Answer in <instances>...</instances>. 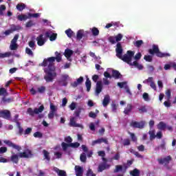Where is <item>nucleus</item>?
<instances>
[{"label":"nucleus","instance_id":"a19ab883","mask_svg":"<svg viewBox=\"0 0 176 176\" xmlns=\"http://www.w3.org/2000/svg\"><path fill=\"white\" fill-rule=\"evenodd\" d=\"M140 113H146L148 112V109H146V106H142L138 109Z\"/></svg>","mask_w":176,"mask_h":176},{"label":"nucleus","instance_id":"39448f33","mask_svg":"<svg viewBox=\"0 0 176 176\" xmlns=\"http://www.w3.org/2000/svg\"><path fill=\"white\" fill-rule=\"evenodd\" d=\"M171 160H173V157H171V155H167L164 157L157 159V162L159 164H161L165 166L170 164V162H171Z\"/></svg>","mask_w":176,"mask_h":176},{"label":"nucleus","instance_id":"4d7b16f0","mask_svg":"<svg viewBox=\"0 0 176 176\" xmlns=\"http://www.w3.org/2000/svg\"><path fill=\"white\" fill-rule=\"evenodd\" d=\"M129 134L131 135V138L133 142H136L137 141V137L135 136V134L129 132Z\"/></svg>","mask_w":176,"mask_h":176},{"label":"nucleus","instance_id":"09e8293b","mask_svg":"<svg viewBox=\"0 0 176 176\" xmlns=\"http://www.w3.org/2000/svg\"><path fill=\"white\" fill-rule=\"evenodd\" d=\"M109 42H110V43L111 45H115V43H116V38L115 36H109Z\"/></svg>","mask_w":176,"mask_h":176},{"label":"nucleus","instance_id":"aec40b11","mask_svg":"<svg viewBox=\"0 0 176 176\" xmlns=\"http://www.w3.org/2000/svg\"><path fill=\"white\" fill-rule=\"evenodd\" d=\"M133 111V104H128L126 105V107L124 108V115H130V113H131V111Z\"/></svg>","mask_w":176,"mask_h":176},{"label":"nucleus","instance_id":"5fc2aeb1","mask_svg":"<svg viewBox=\"0 0 176 176\" xmlns=\"http://www.w3.org/2000/svg\"><path fill=\"white\" fill-rule=\"evenodd\" d=\"M57 39V34L53 33L50 36V41L51 42H53V41H56Z\"/></svg>","mask_w":176,"mask_h":176},{"label":"nucleus","instance_id":"a18cd8bd","mask_svg":"<svg viewBox=\"0 0 176 176\" xmlns=\"http://www.w3.org/2000/svg\"><path fill=\"white\" fill-rule=\"evenodd\" d=\"M18 47H19V45H17V43H11L10 45V50H17Z\"/></svg>","mask_w":176,"mask_h":176},{"label":"nucleus","instance_id":"393cba45","mask_svg":"<svg viewBox=\"0 0 176 176\" xmlns=\"http://www.w3.org/2000/svg\"><path fill=\"white\" fill-rule=\"evenodd\" d=\"M83 83V77L80 76L79 78L77 79L76 81H74L71 84L72 87H78V85H80Z\"/></svg>","mask_w":176,"mask_h":176},{"label":"nucleus","instance_id":"7ed1b4c3","mask_svg":"<svg viewBox=\"0 0 176 176\" xmlns=\"http://www.w3.org/2000/svg\"><path fill=\"white\" fill-rule=\"evenodd\" d=\"M134 54H135V52H134V51L129 50L126 52V54L121 56V58H119L124 61V63H126V64L131 65V64L132 63L131 61L133 60V57H134Z\"/></svg>","mask_w":176,"mask_h":176},{"label":"nucleus","instance_id":"864d4df0","mask_svg":"<svg viewBox=\"0 0 176 176\" xmlns=\"http://www.w3.org/2000/svg\"><path fill=\"white\" fill-rule=\"evenodd\" d=\"M116 42H120L123 38V34H118L117 36H116Z\"/></svg>","mask_w":176,"mask_h":176},{"label":"nucleus","instance_id":"8fccbe9b","mask_svg":"<svg viewBox=\"0 0 176 176\" xmlns=\"http://www.w3.org/2000/svg\"><path fill=\"white\" fill-rule=\"evenodd\" d=\"M148 134L150 135V140H155V138H156V135L155 134V131H150L148 132Z\"/></svg>","mask_w":176,"mask_h":176},{"label":"nucleus","instance_id":"a878e982","mask_svg":"<svg viewBox=\"0 0 176 176\" xmlns=\"http://www.w3.org/2000/svg\"><path fill=\"white\" fill-rule=\"evenodd\" d=\"M130 65L131 67H135V68H138V69H139L140 71H141V69H144V66L138 63V61L137 60H135Z\"/></svg>","mask_w":176,"mask_h":176},{"label":"nucleus","instance_id":"774afa93","mask_svg":"<svg viewBox=\"0 0 176 176\" xmlns=\"http://www.w3.org/2000/svg\"><path fill=\"white\" fill-rule=\"evenodd\" d=\"M131 142H130V139H124V142H123V145L124 146H127L129 145H130Z\"/></svg>","mask_w":176,"mask_h":176},{"label":"nucleus","instance_id":"58836bf2","mask_svg":"<svg viewBox=\"0 0 176 176\" xmlns=\"http://www.w3.org/2000/svg\"><path fill=\"white\" fill-rule=\"evenodd\" d=\"M123 166L122 165H116V168L113 170L114 173H120V171H122Z\"/></svg>","mask_w":176,"mask_h":176},{"label":"nucleus","instance_id":"4be33fe9","mask_svg":"<svg viewBox=\"0 0 176 176\" xmlns=\"http://www.w3.org/2000/svg\"><path fill=\"white\" fill-rule=\"evenodd\" d=\"M75 172L76 176H83V168L80 166H75Z\"/></svg>","mask_w":176,"mask_h":176},{"label":"nucleus","instance_id":"603ef678","mask_svg":"<svg viewBox=\"0 0 176 176\" xmlns=\"http://www.w3.org/2000/svg\"><path fill=\"white\" fill-rule=\"evenodd\" d=\"M25 53L28 54V56H34V52H32V50L30 49L29 47L25 48Z\"/></svg>","mask_w":176,"mask_h":176},{"label":"nucleus","instance_id":"4c0bfd02","mask_svg":"<svg viewBox=\"0 0 176 176\" xmlns=\"http://www.w3.org/2000/svg\"><path fill=\"white\" fill-rule=\"evenodd\" d=\"M157 151H159V149H162L164 151H166V141L162 140V144L157 147Z\"/></svg>","mask_w":176,"mask_h":176},{"label":"nucleus","instance_id":"7c9ffc66","mask_svg":"<svg viewBox=\"0 0 176 176\" xmlns=\"http://www.w3.org/2000/svg\"><path fill=\"white\" fill-rule=\"evenodd\" d=\"M85 86L87 87V91H90L91 89V81L90 80V79H89V78H87Z\"/></svg>","mask_w":176,"mask_h":176},{"label":"nucleus","instance_id":"13d9d810","mask_svg":"<svg viewBox=\"0 0 176 176\" xmlns=\"http://www.w3.org/2000/svg\"><path fill=\"white\" fill-rule=\"evenodd\" d=\"M18 125V129H19V135H23V133H24V129H23V127L20 126V124H17Z\"/></svg>","mask_w":176,"mask_h":176},{"label":"nucleus","instance_id":"423d86ee","mask_svg":"<svg viewBox=\"0 0 176 176\" xmlns=\"http://www.w3.org/2000/svg\"><path fill=\"white\" fill-rule=\"evenodd\" d=\"M68 79H69L68 74H62L60 80H58V83L60 86H64L65 87L68 86Z\"/></svg>","mask_w":176,"mask_h":176},{"label":"nucleus","instance_id":"6e6552de","mask_svg":"<svg viewBox=\"0 0 176 176\" xmlns=\"http://www.w3.org/2000/svg\"><path fill=\"white\" fill-rule=\"evenodd\" d=\"M19 156L21 158L30 159L34 156V154L31 150L28 149L26 151L19 153Z\"/></svg>","mask_w":176,"mask_h":176},{"label":"nucleus","instance_id":"0e129e2a","mask_svg":"<svg viewBox=\"0 0 176 176\" xmlns=\"http://www.w3.org/2000/svg\"><path fill=\"white\" fill-rule=\"evenodd\" d=\"M143 98L144 101H149V94H148V93L144 92L143 94Z\"/></svg>","mask_w":176,"mask_h":176},{"label":"nucleus","instance_id":"ea45409f","mask_svg":"<svg viewBox=\"0 0 176 176\" xmlns=\"http://www.w3.org/2000/svg\"><path fill=\"white\" fill-rule=\"evenodd\" d=\"M80 160L82 163H86V160H87V157H86V153H82L80 156Z\"/></svg>","mask_w":176,"mask_h":176},{"label":"nucleus","instance_id":"b1692460","mask_svg":"<svg viewBox=\"0 0 176 176\" xmlns=\"http://www.w3.org/2000/svg\"><path fill=\"white\" fill-rule=\"evenodd\" d=\"M54 171H55L58 176H67V172H65V170H60L57 167L54 168Z\"/></svg>","mask_w":176,"mask_h":176},{"label":"nucleus","instance_id":"ddd939ff","mask_svg":"<svg viewBox=\"0 0 176 176\" xmlns=\"http://www.w3.org/2000/svg\"><path fill=\"white\" fill-rule=\"evenodd\" d=\"M111 167V165L107 164V163H102L100 164L98 167V173H102L104 170H108Z\"/></svg>","mask_w":176,"mask_h":176},{"label":"nucleus","instance_id":"2f4dec72","mask_svg":"<svg viewBox=\"0 0 176 176\" xmlns=\"http://www.w3.org/2000/svg\"><path fill=\"white\" fill-rule=\"evenodd\" d=\"M16 9L19 10V12H23L24 9H25V4L21 3H18L16 5Z\"/></svg>","mask_w":176,"mask_h":176},{"label":"nucleus","instance_id":"6e6d98bb","mask_svg":"<svg viewBox=\"0 0 176 176\" xmlns=\"http://www.w3.org/2000/svg\"><path fill=\"white\" fill-rule=\"evenodd\" d=\"M12 122H14V123H16L17 124H20V122H19V114H16L14 116V118L12 120Z\"/></svg>","mask_w":176,"mask_h":176},{"label":"nucleus","instance_id":"f704fd0d","mask_svg":"<svg viewBox=\"0 0 176 176\" xmlns=\"http://www.w3.org/2000/svg\"><path fill=\"white\" fill-rule=\"evenodd\" d=\"M27 19H28L27 15L21 14L17 16V19L19 20V21H25Z\"/></svg>","mask_w":176,"mask_h":176},{"label":"nucleus","instance_id":"5701e85b","mask_svg":"<svg viewBox=\"0 0 176 176\" xmlns=\"http://www.w3.org/2000/svg\"><path fill=\"white\" fill-rule=\"evenodd\" d=\"M14 31H17V26L13 25L12 27L10 28V30H6L3 32V34L6 36H8V35H10V34H12V32H14Z\"/></svg>","mask_w":176,"mask_h":176},{"label":"nucleus","instance_id":"3c124183","mask_svg":"<svg viewBox=\"0 0 176 176\" xmlns=\"http://www.w3.org/2000/svg\"><path fill=\"white\" fill-rule=\"evenodd\" d=\"M28 45L31 47L32 50H35V41H30L28 42Z\"/></svg>","mask_w":176,"mask_h":176},{"label":"nucleus","instance_id":"680f3d73","mask_svg":"<svg viewBox=\"0 0 176 176\" xmlns=\"http://www.w3.org/2000/svg\"><path fill=\"white\" fill-rule=\"evenodd\" d=\"M65 142H66L67 144H72V138H71V136L65 137Z\"/></svg>","mask_w":176,"mask_h":176},{"label":"nucleus","instance_id":"cd10ccee","mask_svg":"<svg viewBox=\"0 0 176 176\" xmlns=\"http://www.w3.org/2000/svg\"><path fill=\"white\" fill-rule=\"evenodd\" d=\"M85 30H80L77 32L76 38L78 41H80L83 36H85Z\"/></svg>","mask_w":176,"mask_h":176},{"label":"nucleus","instance_id":"338daca9","mask_svg":"<svg viewBox=\"0 0 176 176\" xmlns=\"http://www.w3.org/2000/svg\"><path fill=\"white\" fill-rule=\"evenodd\" d=\"M19 39V34H15L13 39L11 41V43H17Z\"/></svg>","mask_w":176,"mask_h":176},{"label":"nucleus","instance_id":"de8ad7c7","mask_svg":"<svg viewBox=\"0 0 176 176\" xmlns=\"http://www.w3.org/2000/svg\"><path fill=\"white\" fill-rule=\"evenodd\" d=\"M144 59L145 60L148 61V63H152V61H153V58H152V56H151V55L144 56Z\"/></svg>","mask_w":176,"mask_h":176},{"label":"nucleus","instance_id":"6ab92c4d","mask_svg":"<svg viewBox=\"0 0 176 176\" xmlns=\"http://www.w3.org/2000/svg\"><path fill=\"white\" fill-rule=\"evenodd\" d=\"M74 54V51H72L70 49H66L65 50V56L67 58V59L69 61H72V60L71 59V56Z\"/></svg>","mask_w":176,"mask_h":176},{"label":"nucleus","instance_id":"37998d69","mask_svg":"<svg viewBox=\"0 0 176 176\" xmlns=\"http://www.w3.org/2000/svg\"><path fill=\"white\" fill-rule=\"evenodd\" d=\"M61 146L63 148V151H64V152H65V151H67V149H68V148L69 146V144L63 142L61 143Z\"/></svg>","mask_w":176,"mask_h":176},{"label":"nucleus","instance_id":"c9c22d12","mask_svg":"<svg viewBox=\"0 0 176 176\" xmlns=\"http://www.w3.org/2000/svg\"><path fill=\"white\" fill-rule=\"evenodd\" d=\"M130 174L132 176H140V170L135 168L130 172Z\"/></svg>","mask_w":176,"mask_h":176},{"label":"nucleus","instance_id":"412c9836","mask_svg":"<svg viewBox=\"0 0 176 176\" xmlns=\"http://www.w3.org/2000/svg\"><path fill=\"white\" fill-rule=\"evenodd\" d=\"M12 155L10 157V160L12 162V163H14L15 164H17L19 163V154H15L14 152H12Z\"/></svg>","mask_w":176,"mask_h":176},{"label":"nucleus","instance_id":"1a4fd4ad","mask_svg":"<svg viewBox=\"0 0 176 176\" xmlns=\"http://www.w3.org/2000/svg\"><path fill=\"white\" fill-rule=\"evenodd\" d=\"M50 111L48 113V119H53L54 118V115H56V113L57 112V107L53 104V103H50Z\"/></svg>","mask_w":176,"mask_h":176},{"label":"nucleus","instance_id":"2eb2a0df","mask_svg":"<svg viewBox=\"0 0 176 176\" xmlns=\"http://www.w3.org/2000/svg\"><path fill=\"white\" fill-rule=\"evenodd\" d=\"M101 91H102V82L98 81L96 82V87L95 89L96 96H99Z\"/></svg>","mask_w":176,"mask_h":176},{"label":"nucleus","instance_id":"f257e3e1","mask_svg":"<svg viewBox=\"0 0 176 176\" xmlns=\"http://www.w3.org/2000/svg\"><path fill=\"white\" fill-rule=\"evenodd\" d=\"M56 57L52 56L47 58H45L43 63H39V67H47L43 69L45 74L44 76V79L47 83H50L54 80V78L57 76V73L56 72V67H54V61L60 63L61 61V54L58 52H55Z\"/></svg>","mask_w":176,"mask_h":176},{"label":"nucleus","instance_id":"20e7f679","mask_svg":"<svg viewBox=\"0 0 176 176\" xmlns=\"http://www.w3.org/2000/svg\"><path fill=\"white\" fill-rule=\"evenodd\" d=\"M45 111V106L43 104L41 105L38 108H34L32 109V108L29 107L27 110V113L30 115V116L34 117L36 115H38L39 113H42Z\"/></svg>","mask_w":176,"mask_h":176},{"label":"nucleus","instance_id":"72a5a7b5","mask_svg":"<svg viewBox=\"0 0 176 176\" xmlns=\"http://www.w3.org/2000/svg\"><path fill=\"white\" fill-rule=\"evenodd\" d=\"M91 32L94 36H98V35H100V30H98V29L96 27L91 29Z\"/></svg>","mask_w":176,"mask_h":176},{"label":"nucleus","instance_id":"bf43d9fd","mask_svg":"<svg viewBox=\"0 0 176 176\" xmlns=\"http://www.w3.org/2000/svg\"><path fill=\"white\" fill-rule=\"evenodd\" d=\"M87 176H96V174L93 172V170L90 168L87 171Z\"/></svg>","mask_w":176,"mask_h":176},{"label":"nucleus","instance_id":"bb28decb","mask_svg":"<svg viewBox=\"0 0 176 176\" xmlns=\"http://www.w3.org/2000/svg\"><path fill=\"white\" fill-rule=\"evenodd\" d=\"M112 78H115L116 79H120L122 78V74L119 72V71L113 69L112 71Z\"/></svg>","mask_w":176,"mask_h":176},{"label":"nucleus","instance_id":"69168bd1","mask_svg":"<svg viewBox=\"0 0 176 176\" xmlns=\"http://www.w3.org/2000/svg\"><path fill=\"white\" fill-rule=\"evenodd\" d=\"M19 39V34H15L13 39L11 41V43H17Z\"/></svg>","mask_w":176,"mask_h":176},{"label":"nucleus","instance_id":"4468645a","mask_svg":"<svg viewBox=\"0 0 176 176\" xmlns=\"http://www.w3.org/2000/svg\"><path fill=\"white\" fill-rule=\"evenodd\" d=\"M36 41H37L38 46H43L46 43V39L43 38V34H40L37 36Z\"/></svg>","mask_w":176,"mask_h":176},{"label":"nucleus","instance_id":"49530a36","mask_svg":"<svg viewBox=\"0 0 176 176\" xmlns=\"http://www.w3.org/2000/svg\"><path fill=\"white\" fill-rule=\"evenodd\" d=\"M79 146H80V144L79 142H74V143H70L69 144V147L70 148H79Z\"/></svg>","mask_w":176,"mask_h":176},{"label":"nucleus","instance_id":"e433bc0d","mask_svg":"<svg viewBox=\"0 0 176 176\" xmlns=\"http://www.w3.org/2000/svg\"><path fill=\"white\" fill-rule=\"evenodd\" d=\"M135 47H141L142 45H144V41L142 40H138L133 43Z\"/></svg>","mask_w":176,"mask_h":176},{"label":"nucleus","instance_id":"c756f323","mask_svg":"<svg viewBox=\"0 0 176 176\" xmlns=\"http://www.w3.org/2000/svg\"><path fill=\"white\" fill-rule=\"evenodd\" d=\"M109 101H110L109 95H106L102 101L103 107H108V104H109Z\"/></svg>","mask_w":176,"mask_h":176},{"label":"nucleus","instance_id":"dca6fc26","mask_svg":"<svg viewBox=\"0 0 176 176\" xmlns=\"http://www.w3.org/2000/svg\"><path fill=\"white\" fill-rule=\"evenodd\" d=\"M102 142H104V144H106L107 145H108V140L107 138H99L96 140H94L91 143L92 146H94V145H97V144H102Z\"/></svg>","mask_w":176,"mask_h":176},{"label":"nucleus","instance_id":"a211bd4d","mask_svg":"<svg viewBox=\"0 0 176 176\" xmlns=\"http://www.w3.org/2000/svg\"><path fill=\"white\" fill-rule=\"evenodd\" d=\"M167 127V124L166 122L161 121L157 124V128L158 130H160V131H166V129Z\"/></svg>","mask_w":176,"mask_h":176},{"label":"nucleus","instance_id":"f8f14e48","mask_svg":"<svg viewBox=\"0 0 176 176\" xmlns=\"http://www.w3.org/2000/svg\"><path fill=\"white\" fill-rule=\"evenodd\" d=\"M116 53L118 58H121L123 53V48L122 47V44L120 43H118L116 45Z\"/></svg>","mask_w":176,"mask_h":176},{"label":"nucleus","instance_id":"f03ea898","mask_svg":"<svg viewBox=\"0 0 176 176\" xmlns=\"http://www.w3.org/2000/svg\"><path fill=\"white\" fill-rule=\"evenodd\" d=\"M148 53L152 55L155 54L157 57H160V58H163V57H170L171 56L169 53H163L160 52L159 46L157 45H153V49L148 50Z\"/></svg>","mask_w":176,"mask_h":176},{"label":"nucleus","instance_id":"473e14b6","mask_svg":"<svg viewBox=\"0 0 176 176\" xmlns=\"http://www.w3.org/2000/svg\"><path fill=\"white\" fill-rule=\"evenodd\" d=\"M65 34L68 36V38H72V36L75 35V33L71 29H67V30H65Z\"/></svg>","mask_w":176,"mask_h":176},{"label":"nucleus","instance_id":"9b49d317","mask_svg":"<svg viewBox=\"0 0 176 176\" xmlns=\"http://www.w3.org/2000/svg\"><path fill=\"white\" fill-rule=\"evenodd\" d=\"M3 142L4 144H6V145H8V146H9L10 148H13V149H16V151H18V152H20V151H21V146L16 145L14 143H12L10 140H6L3 141Z\"/></svg>","mask_w":176,"mask_h":176},{"label":"nucleus","instance_id":"0eeeda50","mask_svg":"<svg viewBox=\"0 0 176 176\" xmlns=\"http://www.w3.org/2000/svg\"><path fill=\"white\" fill-rule=\"evenodd\" d=\"M0 118L6 120H10L12 119V113L8 109L0 110Z\"/></svg>","mask_w":176,"mask_h":176},{"label":"nucleus","instance_id":"c85d7f7f","mask_svg":"<svg viewBox=\"0 0 176 176\" xmlns=\"http://www.w3.org/2000/svg\"><path fill=\"white\" fill-rule=\"evenodd\" d=\"M43 159L44 160H47V162H50V153L46 150L43 151Z\"/></svg>","mask_w":176,"mask_h":176},{"label":"nucleus","instance_id":"9d476101","mask_svg":"<svg viewBox=\"0 0 176 176\" xmlns=\"http://www.w3.org/2000/svg\"><path fill=\"white\" fill-rule=\"evenodd\" d=\"M131 127H133V129H144L145 127V122L144 121L136 122L132 121L130 123Z\"/></svg>","mask_w":176,"mask_h":176},{"label":"nucleus","instance_id":"c03bdc74","mask_svg":"<svg viewBox=\"0 0 176 176\" xmlns=\"http://www.w3.org/2000/svg\"><path fill=\"white\" fill-rule=\"evenodd\" d=\"M34 138H42L43 137V134L40 131H36L34 133Z\"/></svg>","mask_w":176,"mask_h":176},{"label":"nucleus","instance_id":"052dcab7","mask_svg":"<svg viewBox=\"0 0 176 176\" xmlns=\"http://www.w3.org/2000/svg\"><path fill=\"white\" fill-rule=\"evenodd\" d=\"M69 108L71 111H74L75 108H76V103L75 102H72L71 104H69Z\"/></svg>","mask_w":176,"mask_h":176},{"label":"nucleus","instance_id":"f3484780","mask_svg":"<svg viewBox=\"0 0 176 176\" xmlns=\"http://www.w3.org/2000/svg\"><path fill=\"white\" fill-rule=\"evenodd\" d=\"M69 125L71 126V127H82V125L76 123V118L75 117H72V118H70Z\"/></svg>","mask_w":176,"mask_h":176},{"label":"nucleus","instance_id":"e2e57ef3","mask_svg":"<svg viewBox=\"0 0 176 176\" xmlns=\"http://www.w3.org/2000/svg\"><path fill=\"white\" fill-rule=\"evenodd\" d=\"M46 90V87L41 86L38 88V93H41V94H43V92Z\"/></svg>","mask_w":176,"mask_h":176},{"label":"nucleus","instance_id":"79ce46f5","mask_svg":"<svg viewBox=\"0 0 176 176\" xmlns=\"http://www.w3.org/2000/svg\"><path fill=\"white\" fill-rule=\"evenodd\" d=\"M10 56H12V52L0 53V58H6V57H10Z\"/></svg>","mask_w":176,"mask_h":176}]
</instances>
